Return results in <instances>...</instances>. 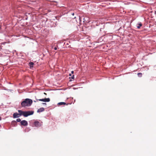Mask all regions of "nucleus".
Returning <instances> with one entry per match:
<instances>
[{"label":"nucleus","mask_w":156,"mask_h":156,"mask_svg":"<svg viewBox=\"0 0 156 156\" xmlns=\"http://www.w3.org/2000/svg\"><path fill=\"white\" fill-rule=\"evenodd\" d=\"M32 100L30 99L27 98L23 101L21 103L22 107H25L27 106H30L32 104Z\"/></svg>","instance_id":"nucleus-1"},{"label":"nucleus","mask_w":156,"mask_h":156,"mask_svg":"<svg viewBox=\"0 0 156 156\" xmlns=\"http://www.w3.org/2000/svg\"><path fill=\"white\" fill-rule=\"evenodd\" d=\"M34 112L33 111H28L27 112H24L23 115L24 117H27L29 115H32L33 114Z\"/></svg>","instance_id":"nucleus-2"},{"label":"nucleus","mask_w":156,"mask_h":156,"mask_svg":"<svg viewBox=\"0 0 156 156\" xmlns=\"http://www.w3.org/2000/svg\"><path fill=\"white\" fill-rule=\"evenodd\" d=\"M37 101H43V102H49L50 101V99L49 98H45L44 99H37Z\"/></svg>","instance_id":"nucleus-3"},{"label":"nucleus","mask_w":156,"mask_h":156,"mask_svg":"<svg viewBox=\"0 0 156 156\" xmlns=\"http://www.w3.org/2000/svg\"><path fill=\"white\" fill-rule=\"evenodd\" d=\"M20 123L23 126H27L28 125L27 122L25 120H22L21 121Z\"/></svg>","instance_id":"nucleus-4"},{"label":"nucleus","mask_w":156,"mask_h":156,"mask_svg":"<svg viewBox=\"0 0 156 156\" xmlns=\"http://www.w3.org/2000/svg\"><path fill=\"white\" fill-rule=\"evenodd\" d=\"M34 124L35 126L36 127L40 126L41 125V123L37 121H35L34 122Z\"/></svg>","instance_id":"nucleus-5"},{"label":"nucleus","mask_w":156,"mask_h":156,"mask_svg":"<svg viewBox=\"0 0 156 156\" xmlns=\"http://www.w3.org/2000/svg\"><path fill=\"white\" fill-rule=\"evenodd\" d=\"M20 116L19 114L17 112L14 113L13 114V117L14 118H18L20 117Z\"/></svg>","instance_id":"nucleus-6"},{"label":"nucleus","mask_w":156,"mask_h":156,"mask_svg":"<svg viewBox=\"0 0 156 156\" xmlns=\"http://www.w3.org/2000/svg\"><path fill=\"white\" fill-rule=\"evenodd\" d=\"M44 108H40L39 109L37 110V112H43V111H44Z\"/></svg>","instance_id":"nucleus-7"},{"label":"nucleus","mask_w":156,"mask_h":156,"mask_svg":"<svg viewBox=\"0 0 156 156\" xmlns=\"http://www.w3.org/2000/svg\"><path fill=\"white\" fill-rule=\"evenodd\" d=\"M68 104H66L65 102H60L58 104V105H67Z\"/></svg>","instance_id":"nucleus-8"},{"label":"nucleus","mask_w":156,"mask_h":156,"mask_svg":"<svg viewBox=\"0 0 156 156\" xmlns=\"http://www.w3.org/2000/svg\"><path fill=\"white\" fill-rule=\"evenodd\" d=\"M18 112L19 113V114L20 115V116H21V115H23V113H24V112L23 111L21 110H19L18 111Z\"/></svg>","instance_id":"nucleus-9"},{"label":"nucleus","mask_w":156,"mask_h":156,"mask_svg":"<svg viewBox=\"0 0 156 156\" xmlns=\"http://www.w3.org/2000/svg\"><path fill=\"white\" fill-rule=\"evenodd\" d=\"M29 65L30 68L33 67L34 63L32 62H30L29 63Z\"/></svg>","instance_id":"nucleus-10"},{"label":"nucleus","mask_w":156,"mask_h":156,"mask_svg":"<svg viewBox=\"0 0 156 156\" xmlns=\"http://www.w3.org/2000/svg\"><path fill=\"white\" fill-rule=\"evenodd\" d=\"M137 27V28L138 29H139L140 28V27L142 26V24L141 23H139Z\"/></svg>","instance_id":"nucleus-11"},{"label":"nucleus","mask_w":156,"mask_h":156,"mask_svg":"<svg viewBox=\"0 0 156 156\" xmlns=\"http://www.w3.org/2000/svg\"><path fill=\"white\" fill-rule=\"evenodd\" d=\"M137 75L139 77H141L142 76V74L141 73H138L137 74Z\"/></svg>","instance_id":"nucleus-12"},{"label":"nucleus","mask_w":156,"mask_h":156,"mask_svg":"<svg viewBox=\"0 0 156 156\" xmlns=\"http://www.w3.org/2000/svg\"><path fill=\"white\" fill-rule=\"evenodd\" d=\"M16 121L18 122H21V119L20 118L17 119H16Z\"/></svg>","instance_id":"nucleus-13"},{"label":"nucleus","mask_w":156,"mask_h":156,"mask_svg":"<svg viewBox=\"0 0 156 156\" xmlns=\"http://www.w3.org/2000/svg\"><path fill=\"white\" fill-rule=\"evenodd\" d=\"M71 78L72 79H74V75H73V76H72L71 77Z\"/></svg>","instance_id":"nucleus-14"},{"label":"nucleus","mask_w":156,"mask_h":156,"mask_svg":"<svg viewBox=\"0 0 156 156\" xmlns=\"http://www.w3.org/2000/svg\"><path fill=\"white\" fill-rule=\"evenodd\" d=\"M54 50H56L57 49V48L56 47H55V48H54Z\"/></svg>","instance_id":"nucleus-15"},{"label":"nucleus","mask_w":156,"mask_h":156,"mask_svg":"<svg viewBox=\"0 0 156 156\" xmlns=\"http://www.w3.org/2000/svg\"><path fill=\"white\" fill-rule=\"evenodd\" d=\"M73 73H74V72H73V71H71V73H72V74H73Z\"/></svg>","instance_id":"nucleus-16"},{"label":"nucleus","mask_w":156,"mask_h":156,"mask_svg":"<svg viewBox=\"0 0 156 156\" xmlns=\"http://www.w3.org/2000/svg\"><path fill=\"white\" fill-rule=\"evenodd\" d=\"M42 104L43 105H46V103H42Z\"/></svg>","instance_id":"nucleus-17"},{"label":"nucleus","mask_w":156,"mask_h":156,"mask_svg":"<svg viewBox=\"0 0 156 156\" xmlns=\"http://www.w3.org/2000/svg\"><path fill=\"white\" fill-rule=\"evenodd\" d=\"M71 75H72L71 74H69V76H71Z\"/></svg>","instance_id":"nucleus-18"},{"label":"nucleus","mask_w":156,"mask_h":156,"mask_svg":"<svg viewBox=\"0 0 156 156\" xmlns=\"http://www.w3.org/2000/svg\"><path fill=\"white\" fill-rule=\"evenodd\" d=\"M12 122H15V123H16V121H12Z\"/></svg>","instance_id":"nucleus-19"},{"label":"nucleus","mask_w":156,"mask_h":156,"mask_svg":"<svg viewBox=\"0 0 156 156\" xmlns=\"http://www.w3.org/2000/svg\"><path fill=\"white\" fill-rule=\"evenodd\" d=\"M72 14L73 15H74V13H73Z\"/></svg>","instance_id":"nucleus-20"},{"label":"nucleus","mask_w":156,"mask_h":156,"mask_svg":"<svg viewBox=\"0 0 156 156\" xmlns=\"http://www.w3.org/2000/svg\"><path fill=\"white\" fill-rule=\"evenodd\" d=\"M1 117H0V120H1Z\"/></svg>","instance_id":"nucleus-21"},{"label":"nucleus","mask_w":156,"mask_h":156,"mask_svg":"<svg viewBox=\"0 0 156 156\" xmlns=\"http://www.w3.org/2000/svg\"><path fill=\"white\" fill-rule=\"evenodd\" d=\"M34 102H36V101H34Z\"/></svg>","instance_id":"nucleus-22"}]
</instances>
